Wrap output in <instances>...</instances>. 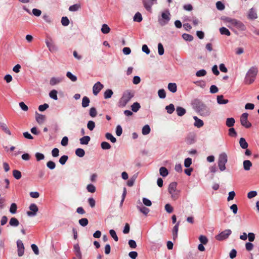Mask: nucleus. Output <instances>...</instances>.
Instances as JSON below:
<instances>
[{
    "instance_id": "nucleus-63",
    "label": "nucleus",
    "mask_w": 259,
    "mask_h": 259,
    "mask_svg": "<svg viewBox=\"0 0 259 259\" xmlns=\"http://www.w3.org/2000/svg\"><path fill=\"white\" fill-rule=\"evenodd\" d=\"M35 156L37 161H38L43 160L45 158V155L39 152L36 153Z\"/></svg>"
},
{
    "instance_id": "nucleus-60",
    "label": "nucleus",
    "mask_w": 259,
    "mask_h": 259,
    "mask_svg": "<svg viewBox=\"0 0 259 259\" xmlns=\"http://www.w3.org/2000/svg\"><path fill=\"white\" fill-rule=\"evenodd\" d=\"M47 166L50 169H54L56 167V164L52 161H49L47 163Z\"/></svg>"
},
{
    "instance_id": "nucleus-31",
    "label": "nucleus",
    "mask_w": 259,
    "mask_h": 259,
    "mask_svg": "<svg viewBox=\"0 0 259 259\" xmlns=\"http://www.w3.org/2000/svg\"><path fill=\"white\" fill-rule=\"evenodd\" d=\"M159 173L162 177H165L168 175V171L165 167H161L159 169Z\"/></svg>"
},
{
    "instance_id": "nucleus-22",
    "label": "nucleus",
    "mask_w": 259,
    "mask_h": 259,
    "mask_svg": "<svg viewBox=\"0 0 259 259\" xmlns=\"http://www.w3.org/2000/svg\"><path fill=\"white\" fill-rule=\"evenodd\" d=\"M243 168L245 170H249L252 166V163L248 160H245L243 163Z\"/></svg>"
},
{
    "instance_id": "nucleus-44",
    "label": "nucleus",
    "mask_w": 259,
    "mask_h": 259,
    "mask_svg": "<svg viewBox=\"0 0 259 259\" xmlns=\"http://www.w3.org/2000/svg\"><path fill=\"white\" fill-rule=\"evenodd\" d=\"M17 206L15 203L11 204L10 208V212L12 214H15L17 212Z\"/></svg>"
},
{
    "instance_id": "nucleus-10",
    "label": "nucleus",
    "mask_w": 259,
    "mask_h": 259,
    "mask_svg": "<svg viewBox=\"0 0 259 259\" xmlns=\"http://www.w3.org/2000/svg\"><path fill=\"white\" fill-rule=\"evenodd\" d=\"M31 211L27 212V214L29 217H33L36 215L37 212L38 210V208L37 205L34 203H32L29 207Z\"/></svg>"
},
{
    "instance_id": "nucleus-43",
    "label": "nucleus",
    "mask_w": 259,
    "mask_h": 259,
    "mask_svg": "<svg viewBox=\"0 0 259 259\" xmlns=\"http://www.w3.org/2000/svg\"><path fill=\"white\" fill-rule=\"evenodd\" d=\"M66 76L69 78L72 81L75 82L77 80V77L73 75L71 72L68 71L66 73Z\"/></svg>"
},
{
    "instance_id": "nucleus-23",
    "label": "nucleus",
    "mask_w": 259,
    "mask_h": 259,
    "mask_svg": "<svg viewBox=\"0 0 259 259\" xmlns=\"http://www.w3.org/2000/svg\"><path fill=\"white\" fill-rule=\"evenodd\" d=\"M248 18L250 19H255L257 18V14L256 11L253 8L250 9L249 11Z\"/></svg>"
},
{
    "instance_id": "nucleus-28",
    "label": "nucleus",
    "mask_w": 259,
    "mask_h": 259,
    "mask_svg": "<svg viewBox=\"0 0 259 259\" xmlns=\"http://www.w3.org/2000/svg\"><path fill=\"white\" fill-rule=\"evenodd\" d=\"M177 115L179 116H183L186 112V110L181 107H177L176 108Z\"/></svg>"
},
{
    "instance_id": "nucleus-36",
    "label": "nucleus",
    "mask_w": 259,
    "mask_h": 259,
    "mask_svg": "<svg viewBox=\"0 0 259 259\" xmlns=\"http://www.w3.org/2000/svg\"><path fill=\"white\" fill-rule=\"evenodd\" d=\"M220 32L222 35H226L227 36H230L231 34L229 30L226 27H223L220 28Z\"/></svg>"
},
{
    "instance_id": "nucleus-26",
    "label": "nucleus",
    "mask_w": 259,
    "mask_h": 259,
    "mask_svg": "<svg viewBox=\"0 0 259 259\" xmlns=\"http://www.w3.org/2000/svg\"><path fill=\"white\" fill-rule=\"evenodd\" d=\"M0 127L2 130L4 131L6 134H8L9 135H11V133L8 128V126L6 123L0 122Z\"/></svg>"
},
{
    "instance_id": "nucleus-7",
    "label": "nucleus",
    "mask_w": 259,
    "mask_h": 259,
    "mask_svg": "<svg viewBox=\"0 0 259 259\" xmlns=\"http://www.w3.org/2000/svg\"><path fill=\"white\" fill-rule=\"evenodd\" d=\"M231 233L232 231L230 229H226L216 235L215 238L218 241H222L227 239Z\"/></svg>"
},
{
    "instance_id": "nucleus-9",
    "label": "nucleus",
    "mask_w": 259,
    "mask_h": 259,
    "mask_svg": "<svg viewBox=\"0 0 259 259\" xmlns=\"http://www.w3.org/2000/svg\"><path fill=\"white\" fill-rule=\"evenodd\" d=\"M248 114L247 113H244L240 117L241 125L247 128H250L251 126V123L248 121Z\"/></svg>"
},
{
    "instance_id": "nucleus-42",
    "label": "nucleus",
    "mask_w": 259,
    "mask_h": 259,
    "mask_svg": "<svg viewBox=\"0 0 259 259\" xmlns=\"http://www.w3.org/2000/svg\"><path fill=\"white\" fill-rule=\"evenodd\" d=\"M134 20L138 22H141L142 20V16L141 14L139 12L136 13L134 17Z\"/></svg>"
},
{
    "instance_id": "nucleus-1",
    "label": "nucleus",
    "mask_w": 259,
    "mask_h": 259,
    "mask_svg": "<svg viewBox=\"0 0 259 259\" xmlns=\"http://www.w3.org/2000/svg\"><path fill=\"white\" fill-rule=\"evenodd\" d=\"M193 105L196 111L201 116H208L210 114L211 111L209 107L199 100H195L193 101Z\"/></svg>"
},
{
    "instance_id": "nucleus-45",
    "label": "nucleus",
    "mask_w": 259,
    "mask_h": 259,
    "mask_svg": "<svg viewBox=\"0 0 259 259\" xmlns=\"http://www.w3.org/2000/svg\"><path fill=\"white\" fill-rule=\"evenodd\" d=\"M79 225L82 227H85L89 223V221L87 218H82L78 221Z\"/></svg>"
},
{
    "instance_id": "nucleus-4",
    "label": "nucleus",
    "mask_w": 259,
    "mask_h": 259,
    "mask_svg": "<svg viewBox=\"0 0 259 259\" xmlns=\"http://www.w3.org/2000/svg\"><path fill=\"white\" fill-rule=\"evenodd\" d=\"M226 21L229 23L231 26L236 27L240 31H245L246 29L245 25L240 21L231 18H227Z\"/></svg>"
},
{
    "instance_id": "nucleus-33",
    "label": "nucleus",
    "mask_w": 259,
    "mask_h": 259,
    "mask_svg": "<svg viewBox=\"0 0 259 259\" xmlns=\"http://www.w3.org/2000/svg\"><path fill=\"white\" fill-rule=\"evenodd\" d=\"M141 108L140 104L138 102L134 103L131 106V109L134 112H137Z\"/></svg>"
},
{
    "instance_id": "nucleus-47",
    "label": "nucleus",
    "mask_w": 259,
    "mask_h": 259,
    "mask_svg": "<svg viewBox=\"0 0 259 259\" xmlns=\"http://www.w3.org/2000/svg\"><path fill=\"white\" fill-rule=\"evenodd\" d=\"M228 135L231 137H236L237 136V133L234 128L231 127L228 131Z\"/></svg>"
},
{
    "instance_id": "nucleus-16",
    "label": "nucleus",
    "mask_w": 259,
    "mask_h": 259,
    "mask_svg": "<svg viewBox=\"0 0 259 259\" xmlns=\"http://www.w3.org/2000/svg\"><path fill=\"white\" fill-rule=\"evenodd\" d=\"M193 118L195 120V122L194 123L195 126L198 128L203 126L204 122L201 119L198 118L197 116H194Z\"/></svg>"
},
{
    "instance_id": "nucleus-14",
    "label": "nucleus",
    "mask_w": 259,
    "mask_h": 259,
    "mask_svg": "<svg viewBox=\"0 0 259 259\" xmlns=\"http://www.w3.org/2000/svg\"><path fill=\"white\" fill-rule=\"evenodd\" d=\"M140 204V205H137V208L141 213L146 215L150 211L149 209L144 206L141 202Z\"/></svg>"
},
{
    "instance_id": "nucleus-40",
    "label": "nucleus",
    "mask_w": 259,
    "mask_h": 259,
    "mask_svg": "<svg viewBox=\"0 0 259 259\" xmlns=\"http://www.w3.org/2000/svg\"><path fill=\"white\" fill-rule=\"evenodd\" d=\"M110 31V28L106 24H104L101 28V31L104 34H107Z\"/></svg>"
},
{
    "instance_id": "nucleus-21",
    "label": "nucleus",
    "mask_w": 259,
    "mask_h": 259,
    "mask_svg": "<svg viewBox=\"0 0 259 259\" xmlns=\"http://www.w3.org/2000/svg\"><path fill=\"white\" fill-rule=\"evenodd\" d=\"M217 102L219 104H226L229 102V100L224 99L223 95H220L217 97Z\"/></svg>"
},
{
    "instance_id": "nucleus-3",
    "label": "nucleus",
    "mask_w": 259,
    "mask_h": 259,
    "mask_svg": "<svg viewBox=\"0 0 259 259\" xmlns=\"http://www.w3.org/2000/svg\"><path fill=\"white\" fill-rule=\"evenodd\" d=\"M258 72L257 68L255 66L251 67L247 72L244 78V83L250 84L252 83L256 77Z\"/></svg>"
},
{
    "instance_id": "nucleus-15",
    "label": "nucleus",
    "mask_w": 259,
    "mask_h": 259,
    "mask_svg": "<svg viewBox=\"0 0 259 259\" xmlns=\"http://www.w3.org/2000/svg\"><path fill=\"white\" fill-rule=\"evenodd\" d=\"M63 77H52L50 80V84L51 85H56L62 81Z\"/></svg>"
},
{
    "instance_id": "nucleus-25",
    "label": "nucleus",
    "mask_w": 259,
    "mask_h": 259,
    "mask_svg": "<svg viewBox=\"0 0 259 259\" xmlns=\"http://www.w3.org/2000/svg\"><path fill=\"white\" fill-rule=\"evenodd\" d=\"M239 144L242 149H247L248 146V143L246 142L244 138H241L239 140Z\"/></svg>"
},
{
    "instance_id": "nucleus-34",
    "label": "nucleus",
    "mask_w": 259,
    "mask_h": 259,
    "mask_svg": "<svg viewBox=\"0 0 259 259\" xmlns=\"http://www.w3.org/2000/svg\"><path fill=\"white\" fill-rule=\"evenodd\" d=\"M75 154L79 157H82L85 155L84 150L81 148H77L75 150Z\"/></svg>"
},
{
    "instance_id": "nucleus-62",
    "label": "nucleus",
    "mask_w": 259,
    "mask_h": 259,
    "mask_svg": "<svg viewBox=\"0 0 259 259\" xmlns=\"http://www.w3.org/2000/svg\"><path fill=\"white\" fill-rule=\"evenodd\" d=\"M109 233L111 237L114 239V240L115 241H117L118 240V238L116 235L115 231L114 230H110Z\"/></svg>"
},
{
    "instance_id": "nucleus-20",
    "label": "nucleus",
    "mask_w": 259,
    "mask_h": 259,
    "mask_svg": "<svg viewBox=\"0 0 259 259\" xmlns=\"http://www.w3.org/2000/svg\"><path fill=\"white\" fill-rule=\"evenodd\" d=\"M91 140L89 136H84L79 139L80 143L82 145H87Z\"/></svg>"
},
{
    "instance_id": "nucleus-61",
    "label": "nucleus",
    "mask_w": 259,
    "mask_h": 259,
    "mask_svg": "<svg viewBox=\"0 0 259 259\" xmlns=\"http://www.w3.org/2000/svg\"><path fill=\"white\" fill-rule=\"evenodd\" d=\"M192 164V159L191 158H187L185 159L184 161V166L188 168L190 167L191 164Z\"/></svg>"
},
{
    "instance_id": "nucleus-2",
    "label": "nucleus",
    "mask_w": 259,
    "mask_h": 259,
    "mask_svg": "<svg viewBox=\"0 0 259 259\" xmlns=\"http://www.w3.org/2000/svg\"><path fill=\"white\" fill-rule=\"evenodd\" d=\"M135 93L134 91L126 90L123 92L122 97L118 102V106L119 107H124L134 97Z\"/></svg>"
},
{
    "instance_id": "nucleus-54",
    "label": "nucleus",
    "mask_w": 259,
    "mask_h": 259,
    "mask_svg": "<svg viewBox=\"0 0 259 259\" xmlns=\"http://www.w3.org/2000/svg\"><path fill=\"white\" fill-rule=\"evenodd\" d=\"M216 7L218 10L222 11L225 9V5L221 2L218 1L216 3Z\"/></svg>"
},
{
    "instance_id": "nucleus-24",
    "label": "nucleus",
    "mask_w": 259,
    "mask_h": 259,
    "mask_svg": "<svg viewBox=\"0 0 259 259\" xmlns=\"http://www.w3.org/2000/svg\"><path fill=\"white\" fill-rule=\"evenodd\" d=\"M168 89L170 92L173 93H176L177 90V86L176 83H169L168 84Z\"/></svg>"
},
{
    "instance_id": "nucleus-64",
    "label": "nucleus",
    "mask_w": 259,
    "mask_h": 259,
    "mask_svg": "<svg viewBox=\"0 0 259 259\" xmlns=\"http://www.w3.org/2000/svg\"><path fill=\"white\" fill-rule=\"evenodd\" d=\"M32 13L36 17H39L41 14V11L40 10L35 8L32 9Z\"/></svg>"
},
{
    "instance_id": "nucleus-5",
    "label": "nucleus",
    "mask_w": 259,
    "mask_h": 259,
    "mask_svg": "<svg viewBox=\"0 0 259 259\" xmlns=\"http://www.w3.org/2000/svg\"><path fill=\"white\" fill-rule=\"evenodd\" d=\"M177 183L175 182L171 183L168 188L169 193L174 200H176L179 197V191L177 190Z\"/></svg>"
},
{
    "instance_id": "nucleus-19",
    "label": "nucleus",
    "mask_w": 259,
    "mask_h": 259,
    "mask_svg": "<svg viewBox=\"0 0 259 259\" xmlns=\"http://www.w3.org/2000/svg\"><path fill=\"white\" fill-rule=\"evenodd\" d=\"M45 119H46L45 115L40 114H38L37 113H36V120L37 121V122L38 123H39V124L42 123L44 122V121L45 120Z\"/></svg>"
},
{
    "instance_id": "nucleus-6",
    "label": "nucleus",
    "mask_w": 259,
    "mask_h": 259,
    "mask_svg": "<svg viewBox=\"0 0 259 259\" xmlns=\"http://www.w3.org/2000/svg\"><path fill=\"white\" fill-rule=\"evenodd\" d=\"M227 161V155L225 153H222L219 155L218 166L221 171H224L226 169V164Z\"/></svg>"
},
{
    "instance_id": "nucleus-29",
    "label": "nucleus",
    "mask_w": 259,
    "mask_h": 259,
    "mask_svg": "<svg viewBox=\"0 0 259 259\" xmlns=\"http://www.w3.org/2000/svg\"><path fill=\"white\" fill-rule=\"evenodd\" d=\"M81 8L80 4H76L70 6L69 8V10L71 12H75L78 11Z\"/></svg>"
},
{
    "instance_id": "nucleus-59",
    "label": "nucleus",
    "mask_w": 259,
    "mask_h": 259,
    "mask_svg": "<svg viewBox=\"0 0 259 259\" xmlns=\"http://www.w3.org/2000/svg\"><path fill=\"white\" fill-rule=\"evenodd\" d=\"M158 52L159 55H162L164 54V50L163 47L161 43H159L158 45Z\"/></svg>"
},
{
    "instance_id": "nucleus-17",
    "label": "nucleus",
    "mask_w": 259,
    "mask_h": 259,
    "mask_svg": "<svg viewBox=\"0 0 259 259\" xmlns=\"http://www.w3.org/2000/svg\"><path fill=\"white\" fill-rule=\"evenodd\" d=\"M180 225V222H178L175 226L172 229V236L173 239L175 240L178 237V232L179 230V226Z\"/></svg>"
},
{
    "instance_id": "nucleus-53",
    "label": "nucleus",
    "mask_w": 259,
    "mask_h": 259,
    "mask_svg": "<svg viewBox=\"0 0 259 259\" xmlns=\"http://www.w3.org/2000/svg\"><path fill=\"white\" fill-rule=\"evenodd\" d=\"M61 23L62 25L67 26L69 24V20L67 17H63L61 19Z\"/></svg>"
},
{
    "instance_id": "nucleus-13",
    "label": "nucleus",
    "mask_w": 259,
    "mask_h": 259,
    "mask_svg": "<svg viewBox=\"0 0 259 259\" xmlns=\"http://www.w3.org/2000/svg\"><path fill=\"white\" fill-rule=\"evenodd\" d=\"M17 246L18 248V255L21 256L23 255L24 252V246L22 241L20 240H17Z\"/></svg>"
},
{
    "instance_id": "nucleus-50",
    "label": "nucleus",
    "mask_w": 259,
    "mask_h": 259,
    "mask_svg": "<svg viewBox=\"0 0 259 259\" xmlns=\"http://www.w3.org/2000/svg\"><path fill=\"white\" fill-rule=\"evenodd\" d=\"M101 148L104 150H108L111 148V145L107 142H103L101 144Z\"/></svg>"
},
{
    "instance_id": "nucleus-32",
    "label": "nucleus",
    "mask_w": 259,
    "mask_h": 259,
    "mask_svg": "<svg viewBox=\"0 0 259 259\" xmlns=\"http://www.w3.org/2000/svg\"><path fill=\"white\" fill-rule=\"evenodd\" d=\"M151 129L149 125L146 124L144 125L142 130V133L143 135H147L150 132Z\"/></svg>"
},
{
    "instance_id": "nucleus-58",
    "label": "nucleus",
    "mask_w": 259,
    "mask_h": 259,
    "mask_svg": "<svg viewBox=\"0 0 259 259\" xmlns=\"http://www.w3.org/2000/svg\"><path fill=\"white\" fill-rule=\"evenodd\" d=\"M68 157L67 155L62 156L59 159V162L61 164L64 165L68 160Z\"/></svg>"
},
{
    "instance_id": "nucleus-39",
    "label": "nucleus",
    "mask_w": 259,
    "mask_h": 259,
    "mask_svg": "<svg viewBox=\"0 0 259 259\" xmlns=\"http://www.w3.org/2000/svg\"><path fill=\"white\" fill-rule=\"evenodd\" d=\"M13 175L14 177L17 180H19L22 177L21 171L16 169H15L13 171Z\"/></svg>"
},
{
    "instance_id": "nucleus-55",
    "label": "nucleus",
    "mask_w": 259,
    "mask_h": 259,
    "mask_svg": "<svg viewBox=\"0 0 259 259\" xmlns=\"http://www.w3.org/2000/svg\"><path fill=\"white\" fill-rule=\"evenodd\" d=\"M182 37L185 40L189 41H191L193 39V37L192 35L187 33L183 34Z\"/></svg>"
},
{
    "instance_id": "nucleus-18",
    "label": "nucleus",
    "mask_w": 259,
    "mask_h": 259,
    "mask_svg": "<svg viewBox=\"0 0 259 259\" xmlns=\"http://www.w3.org/2000/svg\"><path fill=\"white\" fill-rule=\"evenodd\" d=\"M143 4L145 8L147 11H150L153 3L150 2V0H143Z\"/></svg>"
},
{
    "instance_id": "nucleus-12",
    "label": "nucleus",
    "mask_w": 259,
    "mask_h": 259,
    "mask_svg": "<svg viewBox=\"0 0 259 259\" xmlns=\"http://www.w3.org/2000/svg\"><path fill=\"white\" fill-rule=\"evenodd\" d=\"M103 85L99 81L96 82L93 87V92L94 95L97 96L103 88Z\"/></svg>"
},
{
    "instance_id": "nucleus-35",
    "label": "nucleus",
    "mask_w": 259,
    "mask_h": 259,
    "mask_svg": "<svg viewBox=\"0 0 259 259\" xmlns=\"http://www.w3.org/2000/svg\"><path fill=\"white\" fill-rule=\"evenodd\" d=\"M165 109L168 114H172L175 111V106L173 104H170L169 105L165 107Z\"/></svg>"
},
{
    "instance_id": "nucleus-48",
    "label": "nucleus",
    "mask_w": 259,
    "mask_h": 259,
    "mask_svg": "<svg viewBox=\"0 0 259 259\" xmlns=\"http://www.w3.org/2000/svg\"><path fill=\"white\" fill-rule=\"evenodd\" d=\"M87 127L90 131H93L95 127V123L92 120H90L87 123Z\"/></svg>"
},
{
    "instance_id": "nucleus-49",
    "label": "nucleus",
    "mask_w": 259,
    "mask_h": 259,
    "mask_svg": "<svg viewBox=\"0 0 259 259\" xmlns=\"http://www.w3.org/2000/svg\"><path fill=\"white\" fill-rule=\"evenodd\" d=\"M158 95L161 99H164L166 97V93L164 89H160L158 91Z\"/></svg>"
},
{
    "instance_id": "nucleus-8",
    "label": "nucleus",
    "mask_w": 259,
    "mask_h": 259,
    "mask_svg": "<svg viewBox=\"0 0 259 259\" xmlns=\"http://www.w3.org/2000/svg\"><path fill=\"white\" fill-rule=\"evenodd\" d=\"M170 14L168 11L163 12L161 14L162 18L158 20L159 24L161 26H164L167 24L170 19Z\"/></svg>"
},
{
    "instance_id": "nucleus-30",
    "label": "nucleus",
    "mask_w": 259,
    "mask_h": 259,
    "mask_svg": "<svg viewBox=\"0 0 259 259\" xmlns=\"http://www.w3.org/2000/svg\"><path fill=\"white\" fill-rule=\"evenodd\" d=\"M235 122V119L232 118H228L226 119V124L228 127H232Z\"/></svg>"
},
{
    "instance_id": "nucleus-37",
    "label": "nucleus",
    "mask_w": 259,
    "mask_h": 259,
    "mask_svg": "<svg viewBox=\"0 0 259 259\" xmlns=\"http://www.w3.org/2000/svg\"><path fill=\"white\" fill-rule=\"evenodd\" d=\"M90 102V99L88 97L85 96L83 97L82 101V106L84 108L88 107Z\"/></svg>"
},
{
    "instance_id": "nucleus-51",
    "label": "nucleus",
    "mask_w": 259,
    "mask_h": 259,
    "mask_svg": "<svg viewBox=\"0 0 259 259\" xmlns=\"http://www.w3.org/2000/svg\"><path fill=\"white\" fill-rule=\"evenodd\" d=\"M206 74V71L204 69H201L198 70L196 73V75L197 77L204 76Z\"/></svg>"
},
{
    "instance_id": "nucleus-11",
    "label": "nucleus",
    "mask_w": 259,
    "mask_h": 259,
    "mask_svg": "<svg viewBox=\"0 0 259 259\" xmlns=\"http://www.w3.org/2000/svg\"><path fill=\"white\" fill-rule=\"evenodd\" d=\"M45 42L47 47L50 51L53 52L56 50V47L54 45L52 38L51 37L48 36Z\"/></svg>"
},
{
    "instance_id": "nucleus-38",
    "label": "nucleus",
    "mask_w": 259,
    "mask_h": 259,
    "mask_svg": "<svg viewBox=\"0 0 259 259\" xmlns=\"http://www.w3.org/2000/svg\"><path fill=\"white\" fill-rule=\"evenodd\" d=\"M113 94V92L111 90L108 89L104 92V97L106 99L110 98L112 97Z\"/></svg>"
},
{
    "instance_id": "nucleus-57",
    "label": "nucleus",
    "mask_w": 259,
    "mask_h": 259,
    "mask_svg": "<svg viewBox=\"0 0 259 259\" xmlns=\"http://www.w3.org/2000/svg\"><path fill=\"white\" fill-rule=\"evenodd\" d=\"M90 115L92 117H95L97 115L96 109L95 107H92L90 110Z\"/></svg>"
},
{
    "instance_id": "nucleus-41",
    "label": "nucleus",
    "mask_w": 259,
    "mask_h": 259,
    "mask_svg": "<svg viewBox=\"0 0 259 259\" xmlns=\"http://www.w3.org/2000/svg\"><path fill=\"white\" fill-rule=\"evenodd\" d=\"M105 137L109 140H110V141L112 143H115L116 142V139L115 137L113 136V135L109 133H107L105 135Z\"/></svg>"
},
{
    "instance_id": "nucleus-27",
    "label": "nucleus",
    "mask_w": 259,
    "mask_h": 259,
    "mask_svg": "<svg viewBox=\"0 0 259 259\" xmlns=\"http://www.w3.org/2000/svg\"><path fill=\"white\" fill-rule=\"evenodd\" d=\"M9 225L12 227H17L19 225V222L16 218H12L10 220Z\"/></svg>"
},
{
    "instance_id": "nucleus-46",
    "label": "nucleus",
    "mask_w": 259,
    "mask_h": 259,
    "mask_svg": "<svg viewBox=\"0 0 259 259\" xmlns=\"http://www.w3.org/2000/svg\"><path fill=\"white\" fill-rule=\"evenodd\" d=\"M49 96L51 98L55 100H57L58 99L57 91L55 90L51 91L49 93Z\"/></svg>"
},
{
    "instance_id": "nucleus-52",
    "label": "nucleus",
    "mask_w": 259,
    "mask_h": 259,
    "mask_svg": "<svg viewBox=\"0 0 259 259\" xmlns=\"http://www.w3.org/2000/svg\"><path fill=\"white\" fill-rule=\"evenodd\" d=\"M87 189L88 192L91 193H94L96 191V187L93 184H89L87 187Z\"/></svg>"
},
{
    "instance_id": "nucleus-56",
    "label": "nucleus",
    "mask_w": 259,
    "mask_h": 259,
    "mask_svg": "<svg viewBox=\"0 0 259 259\" xmlns=\"http://www.w3.org/2000/svg\"><path fill=\"white\" fill-rule=\"evenodd\" d=\"M199 239L201 243V244H206L208 242V239L205 236L200 235Z\"/></svg>"
}]
</instances>
